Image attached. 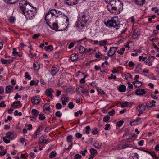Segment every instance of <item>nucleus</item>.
<instances>
[{"instance_id": "338daca9", "label": "nucleus", "mask_w": 159, "mask_h": 159, "mask_svg": "<svg viewBox=\"0 0 159 159\" xmlns=\"http://www.w3.org/2000/svg\"><path fill=\"white\" fill-rule=\"evenodd\" d=\"M144 140H141L138 142V144L139 146H142L143 144Z\"/></svg>"}, {"instance_id": "e2e57ef3", "label": "nucleus", "mask_w": 159, "mask_h": 159, "mask_svg": "<svg viewBox=\"0 0 159 159\" xmlns=\"http://www.w3.org/2000/svg\"><path fill=\"white\" fill-rule=\"evenodd\" d=\"M106 127L104 128V129L106 130H109L110 129V125L109 124H107L105 125Z\"/></svg>"}, {"instance_id": "bb28decb", "label": "nucleus", "mask_w": 159, "mask_h": 159, "mask_svg": "<svg viewBox=\"0 0 159 159\" xmlns=\"http://www.w3.org/2000/svg\"><path fill=\"white\" fill-rule=\"evenodd\" d=\"M73 137L70 135L66 137V141L69 143L72 144Z\"/></svg>"}, {"instance_id": "a18cd8bd", "label": "nucleus", "mask_w": 159, "mask_h": 159, "mask_svg": "<svg viewBox=\"0 0 159 159\" xmlns=\"http://www.w3.org/2000/svg\"><path fill=\"white\" fill-rule=\"evenodd\" d=\"M55 9H51L48 12H49V14H51V16L52 17L55 16Z\"/></svg>"}, {"instance_id": "ea45409f", "label": "nucleus", "mask_w": 159, "mask_h": 159, "mask_svg": "<svg viewBox=\"0 0 159 159\" xmlns=\"http://www.w3.org/2000/svg\"><path fill=\"white\" fill-rule=\"evenodd\" d=\"M81 21L85 23L87 21V20H86L85 19V15L84 14L81 16Z\"/></svg>"}, {"instance_id": "473e14b6", "label": "nucleus", "mask_w": 159, "mask_h": 159, "mask_svg": "<svg viewBox=\"0 0 159 159\" xmlns=\"http://www.w3.org/2000/svg\"><path fill=\"white\" fill-rule=\"evenodd\" d=\"M50 106L49 104L46 103L43 106V110H46L47 111H49L50 110Z\"/></svg>"}, {"instance_id": "13d9d810", "label": "nucleus", "mask_w": 159, "mask_h": 159, "mask_svg": "<svg viewBox=\"0 0 159 159\" xmlns=\"http://www.w3.org/2000/svg\"><path fill=\"white\" fill-rule=\"evenodd\" d=\"M97 91L101 95H104L105 94V93L101 89L98 88L97 89Z\"/></svg>"}, {"instance_id": "20e7f679", "label": "nucleus", "mask_w": 159, "mask_h": 159, "mask_svg": "<svg viewBox=\"0 0 159 159\" xmlns=\"http://www.w3.org/2000/svg\"><path fill=\"white\" fill-rule=\"evenodd\" d=\"M116 20L113 18H112L111 20L105 22V24L107 26H108L111 28L114 27L116 29H118L120 26L116 23Z\"/></svg>"}, {"instance_id": "f3484780", "label": "nucleus", "mask_w": 159, "mask_h": 159, "mask_svg": "<svg viewBox=\"0 0 159 159\" xmlns=\"http://www.w3.org/2000/svg\"><path fill=\"white\" fill-rule=\"evenodd\" d=\"M47 141V139L45 136H42L39 138V142L40 143H45Z\"/></svg>"}, {"instance_id": "864d4df0", "label": "nucleus", "mask_w": 159, "mask_h": 159, "mask_svg": "<svg viewBox=\"0 0 159 159\" xmlns=\"http://www.w3.org/2000/svg\"><path fill=\"white\" fill-rule=\"evenodd\" d=\"M25 78H28L29 80H30L31 79V77L28 72H25Z\"/></svg>"}, {"instance_id": "cd10ccee", "label": "nucleus", "mask_w": 159, "mask_h": 159, "mask_svg": "<svg viewBox=\"0 0 159 159\" xmlns=\"http://www.w3.org/2000/svg\"><path fill=\"white\" fill-rule=\"evenodd\" d=\"M141 123V122L138 123V122L136 120L130 122V125L131 126L137 125Z\"/></svg>"}, {"instance_id": "7c9ffc66", "label": "nucleus", "mask_w": 159, "mask_h": 159, "mask_svg": "<svg viewBox=\"0 0 159 159\" xmlns=\"http://www.w3.org/2000/svg\"><path fill=\"white\" fill-rule=\"evenodd\" d=\"M38 82V80H33L30 81V85L31 86H33L34 85H37Z\"/></svg>"}, {"instance_id": "39448f33", "label": "nucleus", "mask_w": 159, "mask_h": 159, "mask_svg": "<svg viewBox=\"0 0 159 159\" xmlns=\"http://www.w3.org/2000/svg\"><path fill=\"white\" fill-rule=\"evenodd\" d=\"M149 106L148 102H147L145 105L140 104L137 106L136 107L137 110L140 112V113H143V112L145 110L146 107Z\"/></svg>"}, {"instance_id": "4c0bfd02", "label": "nucleus", "mask_w": 159, "mask_h": 159, "mask_svg": "<svg viewBox=\"0 0 159 159\" xmlns=\"http://www.w3.org/2000/svg\"><path fill=\"white\" fill-rule=\"evenodd\" d=\"M98 130L97 128H94L92 129V133L93 135H96L98 132Z\"/></svg>"}, {"instance_id": "f704fd0d", "label": "nucleus", "mask_w": 159, "mask_h": 159, "mask_svg": "<svg viewBox=\"0 0 159 159\" xmlns=\"http://www.w3.org/2000/svg\"><path fill=\"white\" fill-rule=\"evenodd\" d=\"M6 137L12 139L13 137V134L12 133L9 132L6 134Z\"/></svg>"}, {"instance_id": "c9c22d12", "label": "nucleus", "mask_w": 159, "mask_h": 159, "mask_svg": "<svg viewBox=\"0 0 159 159\" xmlns=\"http://www.w3.org/2000/svg\"><path fill=\"white\" fill-rule=\"evenodd\" d=\"M85 132L87 134H89L91 130V129H90V126H86L85 128Z\"/></svg>"}, {"instance_id": "3c124183", "label": "nucleus", "mask_w": 159, "mask_h": 159, "mask_svg": "<svg viewBox=\"0 0 159 159\" xmlns=\"http://www.w3.org/2000/svg\"><path fill=\"white\" fill-rule=\"evenodd\" d=\"M90 151L92 155H93L97 153L96 150L94 148H91Z\"/></svg>"}, {"instance_id": "7ed1b4c3", "label": "nucleus", "mask_w": 159, "mask_h": 159, "mask_svg": "<svg viewBox=\"0 0 159 159\" xmlns=\"http://www.w3.org/2000/svg\"><path fill=\"white\" fill-rule=\"evenodd\" d=\"M19 11L22 13L24 11H25L26 10L28 9V8H30L31 6H30L29 2L26 1H21L19 3Z\"/></svg>"}, {"instance_id": "bf43d9fd", "label": "nucleus", "mask_w": 159, "mask_h": 159, "mask_svg": "<svg viewBox=\"0 0 159 159\" xmlns=\"http://www.w3.org/2000/svg\"><path fill=\"white\" fill-rule=\"evenodd\" d=\"M108 113L109 115L112 116L115 114V111L114 109H112L111 111H109Z\"/></svg>"}, {"instance_id": "49530a36", "label": "nucleus", "mask_w": 159, "mask_h": 159, "mask_svg": "<svg viewBox=\"0 0 159 159\" xmlns=\"http://www.w3.org/2000/svg\"><path fill=\"white\" fill-rule=\"evenodd\" d=\"M79 114H80V115H82L83 114V111L81 110H79L77 112L75 113V116L76 117L78 116L79 115Z\"/></svg>"}, {"instance_id": "6ab92c4d", "label": "nucleus", "mask_w": 159, "mask_h": 159, "mask_svg": "<svg viewBox=\"0 0 159 159\" xmlns=\"http://www.w3.org/2000/svg\"><path fill=\"white\" fill-rule=\"evenodd\" d=\"M5 2L9 4H12L17 2L19 0H3Z\"/></svg>"}, {"instance_id": "0eeeda50", "label": "nucleus", "mask_w": 159, "mask_h": 159, "mask_svg": "<svg viewBox=\"0 0 159 159\" xmlns=\"http://www.w3.org/2000/svg\"><path fill=\"white\" fill-rule=\"evenodd\" d=\"M118 48L116 47H112L110 48L109 50L107 53V54L109 56L113 55L117 51Z\"/></svg>"}, {"instance_id": "2f4dec72", "label": "nucleus", "mask_w": 159, "mask_h": 159, "mask_svg": "<svg viewBox=\"0 0 159 159\" xmlns=\"http://www.w3.org/2000/svg\"><path fill=\"white\" fill-rule=\"evenodd\" d=\"M56 152L55 151H53L51 152L50 154L49 155V158L50 159L56 156Z\"/></svg>"}, {"instance_id": "a878e982", "label": "nucleus", "mask_w": 159, "mask_h": 159, "mask_svg": "<svg viewBox=\"0 0 159 159\" xmlns=\"http://www.w3.org/2000/svg\"><path fill=\"white\" fill-rule=\"evenodd\" d=\"M78 56L76 54H72L70 57V59L71 60L74 61L76 60L78 58Z\"/></svg>"}, {"instance_id": "9b49d317", "label": "nucleus", "mask_w": 159, "mask_h": 159, "mask_svg": "<svg viewBox=\"0 0 159 159\" xmlns=\"http://www.w3.org/2000/svg\"><path fill=\"white\" fill-rule=\"evenodd\" d=\"M141 33L140 30L138 29H135L133 33V37L134 39L137 38L140 34Z\"/></svg>"}, {"instance_id": "9d476101", "label": "nucleus", "mask_w": 159, "mask_h": 159, "mask_svg": "<svg viewBox=\"0 0 159 159\" xmlns=\"http://www.w3.org/2000/svg\"><path fill=\"white\" fill-rule=\"evenodd\" d=\"M21 106L22 104L19 101L14 102L11 106V107H13L14 108H19Z\"/></svg>"}, {"instance_id": "f03ea898", "label": "nucleus", "mask_w": 159, "mask_h": 159, "mask_svg": "<svg viewBox=\"0 0 159 159\" xmlns=\"http://www.w3.org/2000/svg\"><path fill=\"white\" fill-rule=\"evenodd\" d=\"M26 9L25 11H24L22 13L25 15L27 20L33 19L36 14L35 11L30 9V8H28V9Z\"/></svg>"}, {"instance_id": "603ef678", "label": "nucleus", "mask_w": 159, "mask_h": 159, "mask_svg": "<svg viewBox=\"0 0 159 159\" xmlns=\"http://www.w3.org/2000/svg\"><path fill=\"white\" fill-rule=\"evenodd\" d=\"M68 107L70 109H72L74 107L73 103L72 102H70L68 104Z\"/></svg>"}, {"instance_id": "4be33fe9", "label": "nucleus", "mask_w": 159, "mask_h": 159, "mask_svg": "<svg viewBox=\"0 0 159 159\" xmlns=\"http://www.w3.org/2000/svg\"><path fill=\"white\" fill-rule=\"evenodd\" d=\"M40 66L38 63L34 61L33 63V67L34 70H38L40 68Z\"/></svg>"}, {"instance_id": "a19ab883", "label": "nucleus", "mask_w": 159, "mask_h": 159, "mask_svg": "<svg viewBox=\"0 0 159 159\" xmlns=\"http://www.w3.org/2000/svg\"><path fill=\"white\" fill-rule=\"evenodd\" d=\"M150 155L152 156V157L154 158L155 159H158V157L157 156L155 153L154 152H151Z\"/></svg>"}, {"instance_id": "69168bd1", "label": "nucleus", "mask_w": 159, "mask_h": 159, "mask_svg": "<svg viewBox=\"0 0 159 159\" xmlns=\"http://www.w3.org/2000/svg\"><path fill=\"white\" fill-rule=\"evenodd\" d=\"M4 93V88L2 86H0V95Z\"/></svg>"}, {"instance_id": "b1692460", "label": "nucleus", "mask_w": 159, "mask_h": 159, "mask_svg": "<svg viewBox=\"0 0 159 159\" xmlns=\"http://www.w3.org/2000/svg\"><path fill=\"white\" fill-rule=\"evenodd\" d=\"M121 107H125L129 106V102H120Z\"/></svg>"}, {"instance_id": "6e6552de", "label": "nucleus", "mask_w": 159, "mask_h": 159, "mask_svg": "<svg viewBox=\"0 0 159 159\" xmlns=\"http://www.w3.org/2000/svg\"><path fill=\"white\" fill-rule=\"evenodd\" d=\"M155 57L154 56H151L148 57L147 61H145L146 64H147L149 66H151L152 65V63Z\"/></svg>"}, {"instance_id": "ddd939ff", "label": "nucleus", "mask_w": 159, "mask_h": 159, "mask_svg": "<svg viewBox=\"0 0 159 159\" xmlns=\"http://www.w3.org/2000/svg\"><path fill=\"white\" fill-rule=\"evenodd\" d=\"M51 28L52 29L57 31H62L66 30V28H67V26H66L65 28L63 29L60 30L58 29V26L57 24L56 23H54L52 25L53 28H52L51 26H50Z\"/></svg>"}, {"instance_id": "412c9836", "label": "nucleus", "mask_w": 159, "mask_h": 159, "mask_svg": "<svg viewBox=\"0 0 159 159\" xmlns=\"http://www.w3.org/2000/svg\"><path fill=\"white\" fill-rule=\"evenodd\" d=\"M102 145V143H100L99 142H95L93 144V146L96 148L99 149L100 148Z\"/></svg>"}, {"instance_id": "c03bdc74", "label": "nucleus", "mask_w": 159, "mask_h": 159, "mask_svg": "<svg viewBox=\"0 0 159 159\" xmlns=\"http://www.w3.org/2000/svg\"><path fill=\"white\" fill-rule=\"evenodd\" d=\"M76 89L77 91L81 92L84 88L80 86H78L76 87Z\"/></svg>"}, {"instance_id": "37998d69", "label": "nucleus", "mask_w": 159, "mask_h": 159, "mask_svg": "<svg viewBox=\"0 0 159 159\" xmlns=\"http://www.w3.org/2000/svg\"><path fill=\"white\" fill-rule=\"evenodd\" d=\"M55 115L57 117H60L62 115V113L60 111H58L56 112Z\"/></svg>"}, {"instance_id": "6e6d98bb", "label": "nucleus", "mask_w": 159, "mask_h": 159, "mask_svg": "<svg viewBox=\"0 0 159 159\" xmlns=\"http://www.w3.org/2000/svg\"><path fill=\"white\" fill-rule=\"evenodd\" d=\"M108 79L109 80L111 79L116 80L117 79V78L115 75H114L112 74H111V76L108 77Z\"/></svg>"}, {"instance_id": "2eb2a0df", "label": "nucleus", "mask_w": 159, "mask_h": 159, "mask_svg": "<svg viewBox=\"0 0 159 159\" xmlns=\"http://www.w3.org/2000/svg\"><path fill=\"white\" fill-rule=\"evenodd\" d=\"M58 70L59 69H58L55 66H53L51 68L50 73L53 76H54L57 74Z\"/></svg>"}, {"instance_id": "f8f14e48", "label": "nucleus", "mask_w": 159, "mask_h": 159, "mask_svg": "<svg viewBox=\"0 0 159 159\" xmlns=\"http://www.w3.org/2000/svg\"><path fill=\"white\" fill-rule=\"evenodd\" d=\"M136 94L137 95H143L146 93L144 89L139 88L136 90Z\"/></svg>"}, {"instance_id": "de8ad7c7", "label": "nucleus", "mask_w": 159, "mask_h": 159, "mask_svg": "<svg viewBox=\"0 0 159 159\" xmlns=\"http://www.w3.org/2000/svg\"><path fill=\"white\" fill-rule=\"evenodd\" d=\"M56 107L57 109H60L62 107V106L61 104L58 103L56 104Z\"/></svg>"}, {"instance_id": "c756f323", "label": "nucleus", "mask_w": 159, "mask_h": 159, "mask_svg": "<svg viewBox=\"0 0 159 159\" xmlns=\"http://www.w3.org/2000/svg\"><path fill=\"white\" fill-rule=\"evenodd\" d=\"M156 103V102L154 100H152L151 102H150L149 103V106H148V107H156L155 103Z\"/></svg>"}, {"instance_id": "c85d7f7f", "label": "nucleus", "mask_w": 159, "mask_h": 159, "mask_svg": "<svg viewBox=\"0 0 159 159\" xmlns=\"http://www.w3.org/2000/svg\"><path fill=\"white\" fill-rule=\"evenodd\" d=\"M44 48L46 51H51L53 49V48L52 45H49L47 46L44 47Z\"/></svg>"}, {"instance_id": "5fc2aeb1", "label": "nucleus", "mask_w": 159, "mask_h": 159, "mask_svg": "<svg viewBox=\"0 0 159 159\" xmlns=\"http://www.w3.org/2000/svg\"><path fill=\"white\" fill-rule=\"evenodd\" d=\"M7 152L6 150H3L0 152V155L1 156H3Z\"/></svg>"}, {"instance_id": "393cba45", "label": "nucleus", "mask_w": 159, "mask_h": 159, "mask_svg": "<svg viewBox=\"0 0 159 159\" xmlns=\"http://www.w3.org/2000/svg\"><path fill=\"white\" fill-rule=\"evenodd\" d=\"M133 84L136 87H139L142 85V83L138 81H135L133 82Z\"/></svg>"}, {"instance_id": "5701e85b", "label": "nucleus", "mask_w": 159, "mask_h": 159, "mask_svg": "<svg viewBox=\"0 0 159 159\" xmlns=\"http://www.w3.org/2000/svg\"><path fill=\"white\" fill-rule=\"evenodd\" d=\"M134 2L136 4L142 5L144 3L145 0H134Z\"/></svg>"}, {"instance_id": "e433bc0d", "label": "nucleus", "mask_w": 159, "mask_h": 159, "mask_svg": "<svg viewBox=\"0 0 159 159\" xmlns=\"http://www.w3.org/2000/svg\"><path fill=\"white\" fill-rule=\"evenodd\" d=\"M39 117L40 120H43L45 119V117L43 114H40L39 115Z\"/></svg>"}, {"instance_id": "a211bd4d", "label": "nucleus", "mask_w": 159, "mask_h": 159, "mask_svg": "<svg viewBox=\"0 0 159 159\" xmlns=\"http://www.w3.org/2000/svg\"><path fill=\"white\" fill-rule=\"evenodd\" d=\"M13 87L11 85L7 86L5 88V92L6 93H10L13 89Z\"/></svg>"}, {"instance_id": "58836bf2", "label": "nucleus", "mask_w": 159, "mask_h": 159, "mask_svg": "<svg viewBox=\"0 0 159 159\" xmlns=\"http://www.w3.org/2000/svg\"><path fill=\"white\" fill-rule=\"evenodd\" d=\"M107 40H101L99 42V44L101 46H104L107 43Z\"/></svg>"}, {"instance_id": "4d7b16f0", "label": "nucleus", "mask_w": 159, "mask_h": 159, "mask_svg": "<svg viewBox=\"0 0 159 159\" xmlns=\"http://www.w3.org/2000/svg\"><path fill=\"white\" fill-rule=\"evenodd\" d=\"M75 136L78 139L81 138L82 137V134L81 133L79 132L76 133V134H75Z\"/></svg>"}, {"instance_id": "423d86ee", "label": "nucleus", "mask_w": 159, "mask_h": 159, "mask_svg": "<svg viewBox=\"0 0 159 159\" xmlns=\"http://www.w3.org/2000/svg\"><path fill=\"white\" fill-rule=\"evenodd\" d=\"M54 92V90L52 89L51 88H49L45 90V93L46 96L51 98H52L53 95L52 93Z\"/></svg>"}, {"instance_id": "f257e3e1", "label": "nucleus", "mask_w": 159, "mask_h": 159, "mask_svg": "<svg viewBox=\"0 0 159 159\" xmlns=\"http://www.w3.org/2000/svg\"><path fill=\"white\" fill-rule=\"evenodd\" d=\"M107 7L110 12L118 15L123 9V3L120 0H111L109 2Z\"/></svg>"}, {"instance_id": "4468645a", "label": "nucleus", "mask_w": 159, "mask_h": 159, "mask_svg": "<svg viewBox=\"0 0 159 159\" xmlns=\"http://www.w3.org/2000/svg\"><path fill=\"white\" fill-rule=\"evenodd\" d=\"M52 17V16L49 14V12H48L46 13L45 17V20L47 24L48 25H49V21L51 20V18Z\"/></svg>"}, {"instance_id": "052dcab7", "label": "nucleus", "mask_w": 159, "mask_h": 159, "mask_svg": "<svg viewBox=\"0 0 159 159\" xmlns=\"http://www.w3.org/2000/svg\"><path fill=\"white\" fill-rule=\"evenodd\" d=\"M1 61L3 64H5L7 63V60L4 59L3 58H2L1 59Z\"/></svg>"}, {"instance_id": "09e8293b", "label": "nucleus", "mask_w": 159, "mask_h": 159, "mask_svg": "<svg viewBox=\"0 0 159 159\" xmlns=\"http://www.w3.org/2000/svg\"><path fill=\"white\" fill-rule=\"evenodd\" d=\"M123 121H119L117 123L116 125L117 126L120 127L123 125Z\"/></svg>"}, {"instance_id": "774afa93", "label": "nucleus", "mask_w": 159, "mask_h": 159, "mask_svg": "<svg viewBox=\"0 0 159 159\" xmlns=\"http://www.w3.org/2000/svg\"><path fill=\"white\" fill-rule=\"evenodd\" d=\"M74 45V43L73 42L71 43L68 46V48L69 49H71L73 48Z\"/></svg>"}, {"instance_id": "aec40b11", "label": "nucleus", "mask_w": 159, "mask_h": 159, "mask_svg": "<svg viewBox=\"0 0 159 159\" xmlns=\"http://www.w3.org/2000/svg\"><path fill=\"white\" fill-rule=\"evenodd\" d=\"M126 89V86L124 85H122L118 87V90L121 92H123L125 91Z\"/></svg>"}, {"instance_id": "0e129e2a", "label": "nucleus", "mask_w": 159, "mask_h": 159, "mask_svg": "<svg viewBox=\"0 0 159 159\" xmlns=\"http://www.w3.org/2000/svg\"><path fill=\"white\" fill-rule=\"evenodd\" d=\"M81 157V155L79 154H76L75 156V159H80Z\"/></svg>"}, {"instance_id": "dca6fc26", "label": "nucleus", "mask_w": 159, "mask_h": 159, "mask_svg": "<svg viewBox=\"0 0 159 159\" xmlns=\"http://www.w3.org/2000/svg\"><path fill=\"white\" fill-rule=\"evenodd\" d=\"M31 113L33 115L32 116L36 118L39 114V112L36 109H33L32 110Z\"/></svg>"}, {"instance_id": "79ce46f5", "label": "nucleus", "mask_w": 159, "mask_h": 159, "mask_svg": "<svg viewBox=\"0 0 159 159\" xmlns=\"http://www.w3.org/2000/svg\"><path fill=\"white\" fill-rule=\"evenodd\" d=\"M85 49L84 47L83 46H80V48L79 50V52L80 53H82L85 52Z\"/></svg>"}, {"instance_id": "680f3d73", "label": "nucleus", "mask_w": 159, "mask_h": 159, "mask_svg": "<svg viewBox=\"0 0 159 159\" xmlns=\"http://www.w3.org/2000/svg\"><path fill=\"white\" fill-rule=\"evenodd\" d=\"M6 137H4L3 138V139L4 142L6 143H8L10 142V140L9 139H7L6 138Z\"/></svg>"}, {"instance_id": "8fccbe9b", "label": "nucleus", "mask_w": 159, "mask_h": 159, "mask_svg": "<svg viewBox=\"0 0 159 159\" xmlns=\"http://www.w3.org/2000/svg\"><path fill=\"white\" fill-rule=\"evenodd\" d=\"M16 49L15 48H13V52L12 53L13 55L14 56H16L17 54H18V52L16 51Z\"/></svg>"}, {"instance_id": "1a4fd4ad", "label": "nucleus", "mask_w": 159, "mask_h": 159, "mask_svg": "<svg viewBox=\"0 0 159 159\" xmlns=\"http://www.w3.org/2000/svg\"><path fill=\"white\" fill-rule=\"evenodd\" d=\"M41 101L40 98L38 96L33 97L31 100V102L33 104H38Z\"/></svg>"}, {"instance_id": "72a5a7b5", "label": "nucleus", "mask_w": 159, "mask_h": 159, "mask_svg": "<svg viewBox=\"0 0 159 159\" xmlns=\"http://www.w3.org/2000/svg\"><path fill=\"white\" fill-rule=\"evenodd\" d=\"M110 117L109 115H106L103 119V121L105 122H108Z\"/></svg>"}]
</instances>
